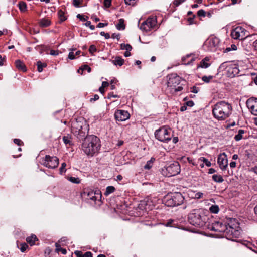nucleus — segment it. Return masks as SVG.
Wrapping results in <instances>:
<instances>
[{
	"label": "nucleus",
	"instance_id": "obj_24",
	"mask_svg": "<svg viewBox=\"0 0 257 257\" xmlns=\"http://www.w3.org/2000/svg\"><path fill=\"white\" fill-rule=\"evenodd\" d=\"M124 60L120 57H116L114 60H112V63L115 65L122 66L124 63Z\"/></svg>",
	"mask_w": 257,
	"mask_h": 257
},
{
	"label": "nucleus",
	"instance_id": "obj_20",
	"mask_svg": "<svg viewBox=\"0 0 257 257\" xmlns=\"http://www.w3.org/2000/svg\"><path fill=\"white\" fill-rule=\"evenodd\" d=\"M247 41H254L253 42V47L254 49L257 51V34L250 35L247 38Z\"/></svg>",
	"mask_w": 257,
	"mask_h": 257
},
{
	"label": "nucleus",
	"instance_id": "obj_9",
	"mask_svg": "<svg viewBox=\"0 0 257 257\" xmlns=\"http://www.w3.org/2000/svg\"><path fill=\"white\" fill-rule=\"evenodd\" d=\"M170 132L165 127H162L155 132V136L156 138L161 141L166 142L170 141L171 139V136L170 134Z\"/></svg>",
	"mask_w": 257,
	"mask_h": 257
},
{
	"label": "nucleus",
	"instance_id": "obj_42",
	"mask_svg": "<svg viewBox=\"0 0 257 257\" xmlns=\"http://www.w3.org/2000/svg\"><path fill=\"white\" fill-rule=\"evenodd\" d=\"M212 79H213L212 76H204L202 78V80L204 82H206V83L209 82L210 81V80Z\"/></svg>",
	"mask_w": 257,
	"mask_h": 257
},
{
	"label": "nucleus",
	"instance_id": "obj_51",
	"mask_svg": "<svg viewBox=\"0 0 257 257\" xmlns=\"http://www.w3.org/2000/svg\"><path fill=\"white\" fill-rule=\"evenodd\" d=\"M112 0H104V5L106 8H109L111 5Z\"/></svg>",
	"mask_w": 257,
	"mask_h": 257
},
{
	"label": "nucleus",
	"instance_id": "obj_45",
	"mask_svg": "<svg viewBox=\"0 0 257 257\" xmlns=\"http://www.w3.org/2000/svg\"><path fill=\"white\" fill-rule=\"evenodd\" d=\"M72 123H79L80 124V126L81 128H79V130L78 131V132H80L81 131H82V129L83 130V127H84V123H85V122H83V121H74Z\"/></svg>",
	"mask_w": 257,
	"mask_h": 257
},
{
	"label": "nucleus",
	"instance_id": "obj_35",
	"mask_svg": "<svg viewBox=\"0 0 257 257\" xmlns=\"http://www.w3.org/2000/svg\"><path fill=\"white\" fill-rule=\"evenodd\" d=\"M198 161L199 162H203V163H204L205 164V165L207 167H210L211 165V162L209 161H208L207 159H206L205 158L203 157H200L198 159Z\"/></svg>",
	"mask_w": 257,
	"mask_h": 257
},
{
	"label": "nucleus",
	"instance_id": "obj_56",
	"mask_svg": "<svg viewBox=\"0 0 257 257\" xmlns=\"http://www.w3.org/2000/svg\"><path fill=\"white\" fill-rule=\"evenodd\" d=\"M14 142L18 146H21L23 143V142L19 139H15L14 140Z\"/></svg>",
	"mask_w": 257,
	"mask_h": 257
},
{
	"label": "nucleus",
	"instance_id": "obj_41",
	"mask_svg": "<svg viewBox=\"0 0 257 257\" xmlns=\"http://www.w3.org/2000/svg\"><path fill=\"white\" fill-rule=\"evenodd\" d=\"M154 159L151 158V159L147 162V164L144 166V168L146 169H149L152 167L151 164L153 162Z\"/></svg>",
	"mask_w": 257,
	"mask_h": 257
},
{
	"label": "nucleus",
	"instance_id": "obj_6",
	"mask_svg": "<svg viewBox=\"0 0 257 257\" xmlns=\"http://www.w3.org/2000/svg\"><path fill=\"white\" fill-rule=\"evenodd\" d=\"M80 124L77 123H72L71 126V131L74 134L75 136L77 137L78 139L79 140H84L85 138L88 136V125L86 124V123H84V127H83V130L78 132L79 128H81L80 126Z\"/></svg>",
	"mask_w": 257,
	"mask_h": 257
},
{
	"label": "nucleus",
	"instance_id": "obj_47",
	"mask_svg": "<svg viewBox=\"0 0 257 257\" xmlns=\"http://www.w3.org/2000/svg\"><path fill=\"white\" fill-rule=\"evenodd\" d=\"M66 166V164L65 163H63L61 164V166L60 168V173L61 174H62L63 172H65L66 171L65 167Z\"/></svg>",
	"mask_w": 257,
	"mask_h": 257
},
{
	"label": "nucleus",
	"instance_id": "obj_12",
	"mask_svg": "<svg viewBox=\"0 0 257 257\" xmlns=\"http://www.w3.org/2000/svg\"><path fill=\"white\" fill-rule=\"evenodd\" d=\"M226 233L227 238L230 240H235V239L238 238L241 235V231L240 229H236L230 226L226 227Z\"/></svg>",
	"mask_w": 257,
	"mask_h": 257
},
{
	"label": "nucleus",
	"instance_id": "obj_13",
	"mask_svg": "<svg viewBox=\"0 0 257 257\" xmlns=\"http://www.w3.org/2000/svg\"><path fill=\"white\" fill-rule=\"evenodd\" d=\"M83 195L87 196L88 199H89L93 201H96L99 198H101V193L99 190L94 191L92 190L86 189L83 191Z\"/></svg>",
	"mask_w": 257,
	"mask_h": 257
},
{
	"label": "nucleus",
	"instance_id": "obj_53",
	"mask_svg": "<svg viewBox=\"0 0 257 257\" xmlns=\"http://www.w3.org/2000/svg\"><path fill=\"white\" fill-rule=\"evenodd\" d=\"M75 54H74V52L73 51H71L69 53L68 58L71 60H73L75 58Z\"/></svg>",
	"mask_w": 257,
	"mask_h": 257
},
{
	"label": "nucleus",
	"instance_id": "obj_5",
	"mask_svg": "<svg viewBox=\"0 0 257 257\" xmlns=\"http://www.w3.org/2000/svg\"><path fill=\"white\" fill-rule=\"evenodd\" d=\"M180 172V166L177 162L171 164L162 170V174L168 177L175 176L178 174Z\"/></svg>",
	"mask_w": 257,
	"mask_h": 257
},
{
	"label": "nucleus",
	"instance_id": "obj_37",
	"mask_svg": "<svg viewBox=\"0 0 257 257\" xmlns=\"http://www.w3.org/2000/svg\"><path fill=\"white\" fill-rule=\"evenodd\" d=\"M121 49L122 50H126V51H131L132 50V46L128 44H121L120 45Z\"/></svg>",
	"mask_w": 257,
	"mask_h": 257
},
{
	"label": "nucleus",
	"instance_id": "obj_31",
	"mask_svg": "<svg viewBox=\"0 0 257 257\" xmlns=\"http://www.w3.org/2000/svg\"><path fill=\"white\" fill-rule=\"evenodd\" d=\"M115 189L113 186H108L106 188V191L104 194L105 196H108L110 194L113 193L115 191Z\"/></svg>",
	"mask_w": 257,
	"mask_h": 257
},
{
	"label": "nucleus",
	"instance_id": "obj_18",
	"mask_svg": "<svg viewBox=\"0 0 257 257\" xmlns=\"http://www.w3.org/2000/svg\"><path fill=\"white\" fill-rule=\"evenodd\" d=\"M227 227L228 226H226L221 222H216L213 224L211 227V230L219 232H225L226 231V227Z\"/></svg>",
	"mask_w": 257,
	"mask_h": 257
},
{
	"label": "nucleus",
	"instance_id": "obj_50",
	"mask_svg": "<svg viewBox=\"0 0 257 257\" xmlns=\"http://www.w3.org/2000/svg\"><path fill=\"white\" fill-rule=\"evenodd\" d=\"M59 54L58 50H51L50 54L53 56H57Z\"/></svg>",
	"mask_w": 257,
	"mask_h": 257
},
{
	"label": "nucleus",
	"instance_id": "obj_27",
	"mask_svg": "<svg viewBox=\"0 0 257 257\" xmlns=\"http://www.w3.org/2000/svg\"><path fill=\"white\" fill-rule=\"evenodd\" d=\"M212 179L216 182L222 183L224 181L223 177L220 175L214 174L212 176Z\"/></svg>",
	"mask_w": 257,
	"mask_h": 257
},
{
	"label": "nucleus",
	"instance_id": "obj_33",
	"mask_svg": "<svg viewBox=\"0 0 257 257\" xmlns=\"http://www.w3.org/2000/svg\"><path fill=\"white\" fill-rule=\"evenodd\" d=\"M210 211L212 213L216 214L219 211V208L218 205H213L209 208Z\"/></svg>",
	"mask_w": 257,
	"mask_h": 257
},
{
	"label": "nucleus",
	"instance_id": "obj_10",
	"mask_svg": "<svg viewBox=\"0 0 257 257\" xmlns=\"http://www.w3.org/2000/svg\"><path fill=\"white\" fill-rule=\"evenodd\" d=\"M157 23L156 18L150 17L146 21L143 22L140 26V29L145 31H149L156 25Z\"/></svg>",
	"mask_w": 257,
	"mask_h": 257
},
{
	"label": "nucleus",
	"instance_id": "obj_16",
	"mask_svg": "<svg viewBox=\"0 0 257 257\" xmlns=\"http://www.w3.org/2000/svg\"><path fill=\"white\" fill-rule=\"evenodd\" d=\"M217 162L221 170H226L228 166V160L226 155L224 153L219 155L217 159Z\"/></svg>",
	"mask_w": 257,
	"mask_h": 257
},
{
	"label": "nucleus",
	"instance_id": "obj_34",
	"mask_svg": "<svg viewBox=\"0 0 257 257\" xmlns=\"http://www.w3.org/2000/svg\"><path fill=\"white\" fill-rule=\"evenodd\" d=\"M37 65L38 71L39 72H42L43 71V68L47 66V64L46 63H42L40 61L37 62Z\"/></svg>",
	"mask_w": 257,
	"mask_h": 257
},
{
	"label": "nucleus",
	"instance_id": "obj_62",
	"mask_svg": "<svg viewBox=\"0 0 257 257\" xmlns=\"http://www.w3.org/2000/svg\"><path fill=\"white\" fill-rule=\"evenodd\" d=\"M195 16L193 15L192 18H189L188 19V22H189V24L190 25L194 23V18H195Z\"/></svg>",
	"mask_w": 257,
	"mask_h": 257
},
{
	"label": "nucleus",
	"instance_id": "obj_36",
	"mask_svg": "<svg viewBox=\"0 0 257 257\" xmlns=\"http://www.w3.org/2000/svg\"><path fill=\"white\" fill-rule=\"evenodd\" d=\"M58 15L61 21H64L66 20V18L64 16V13L62 10L58 11Z\"/></svg>",
	"mask_w": 257,
	"mask_h": 257
},
{
	"label": "nucleus",
	"instance_id": "obj_38",
	"mask_svg": "<svg viewBox=\"0 0 257 257\" xmlns=\"http://www.w3.org/2000/svg\"><path fill=\"white\" fill-rule=\"evenodd\" d=\"M68 180L73 183L79 184L80 182V180L79 178L70 177L68 178Z\"/></svg>",
	"mask_w": 257,
	"mask_h": 257
},
{
	"label": "nucleus",
	"instance_id": "obj_2",
	"mask_svg": "<svg viewBox=\"0 0 257 257\" xmlns=\"http://www.w3.org/2000/svg\"><path fill=\"white\" fill-rule=\"evenodd\" d=\"M232 106L228 102L221 101L213 106L212 113L214 117L219 120H224L229 117L232 112Z\"/></svg>",
	"mask_w": 257,
	"mask_h": 257
},
{
	"label": "nucleus",
	"instance_id": "obj_4",
	"mask_svg": "<svg viewBox=\"0 0 257 257\" xmlns=\"http://www.w3.org/2000/svg\"><path fill=\"white\" fill-rule=\"evenodd\" d=\"M184 200L180 193L175 192L167 195L165 205L168 207H175L182 204Z\"/></svg>",
	"mask_w": 257,
	"mask_h": 257
},
{
	"label": "nucleus",
	"instance_id": "obj_63",
	"mask_svg": "<svg viewBox=\"0 0 257 257\" xmlns=\"http://www.w3.org/2000/svg\"><path fill=\"white\" fill-rule=\"evenodd\" d=\"M182 3H183V2H181V0H174L173 4L175 6H178Z\"/></svg>",
	"mask_w": 257,
	"mask_h": 257
},
{
	"label": "nucleus",
	"instance_id": "obj_7",
	"mask_svg": "<svg viewBox=\"0 0 257 257\" xmlns=\"http://www.w3.org/2000/svg\"><path fill=\"white\" fill-rule=\"evenodd\" d=\"M247 31L242 27H237L231 31V36L234 39L243 40L247 41V38L250 36Z\"/></svg>",
	"mask_w": 257,
	"mask_h": 257
},
{
	"label": "nucleus",
	"instance_id": "obj_28",
	"mask_svg": "<svg viewBox=\"0 0 257 257\" xmlns=\"http://www.w3.org/2000/svg\"><path fill=\"white\" fill-rule=\"evenodd\" d=\"M124 21L123 19L119 20L118 23L116 25V28L119 30H124L125 29Z\"/></svg>",
	"mask_w": 257,
	"mask_h": 257
},
{
	"label": "nucleus",
	"instance_id": "obj_11",
	"mask_svg": "<svg viewBox=\"0 0 257 257\" xmlns=\"http://www.w3.org/2000/svg\"><path fill=\"white\" fill-rule=\"evenodd\" d=\"M219 43V40L215 37H209L206 42L205 45L208 47V49L210 51H215Z\"/></svg>",
	"mask_w": 257,
	"mask_h": 257
},
{
	"label": "nucleus",
	"instance_id": "obj_19",
	"mask_svg": "<svg viewBox=\"0 0 257 257\" xmlns=\"http://www.w3.org/2000/svg\"><path fill=\"white\" fill-rule=\"evenodd\" d=\"M195 60V57L193 54H189L182 58L183 64L190 65L193 61Z\"/></svg>",
	"mask_w": 257,
	"mask_h": 257
},
{
	"label": "nucleus",
	"instance_id": "obj_32",
	"mask_svg": "<svg viewBox=\"0 0 257 257\" xmlns=\"http://www.w3.org/2000/svg\"><path fill=\"white\" fill-rule=\"evenodd\" d=\"M18 6L19 9L21 12H24L27 10V5L26 3L22 1L19 2Z\"/></svg>",
	"mask_w": 257,
	"mask_h": 257
},
{
	"label": "nucleus",
	"instance_id": "obj_3",
	"mask_svg": "<svg viewBox=\"0 0 257 257\" xmlns=\"http://www.w3.org/2000/svg\"><path fill=\"white\" fill-rule=\"evenodd\" d=\"M207 220V217L201 209H194L188 215L189 222L196 227L204 226Z\"/></svg>",
	"mask_w": 257,
	"mask_h": 257
},
{
	"label": "nucleus",
	"instance_id": "obj_15",
	"mask_svg": "<svg viewBox=\"0 0 257 257\" xmlns=\"http://www.w3.org/2000/svg\"><path fill=\"white\" fill-rule=\"evenodd\" d=\"M114 116L116 120L123 121L128 119L130 117V115L127 111L117 110L115 112Z\"/></svg>",
	"mask_w": 257,
	"mask_h": 257
},
{
	"label": "nucleus",
	"instance_id": "obj_60",
	"mask_svg": "<svg viewBox=\"0 0 257 257\" xmlns=\"http://www.w3.org/2000/svg\"><path fill=\"white\" fill-rule=\"evenodd\" d=\"M83 257H92V253L91 252L87 251L83 254Z\"/></svg>",
	"mask_w": 257,
	"mask_h": 257
},
{
	"label": "nucleus",
	"instance_id": "obj_23",
	"mask_svg": "<svg viewBox=\"0 0 257 257\" xmlns=\"http://www.w3.org/2000/svg\"><path fill=\"white\" fill-rule=\"evenodd\" d=\"M50 21L48 18H43L39 21V25L42 27H47L50 25Z\"/></svg>",
	"mask_w": 257,
	"mask_h": 257
},
{
	"label": "nucleus",
	"instance_id": "obj_14",
	"mask_svg": "<svg viewBox=\"0 0 257 257\" xmlns=\"http://www.w3.org/2000/svg\"><path fill=\"white\" fill-rule=\"evenodd\" d=\"M181 78L176 74H172L170 75L168 81V87L174 88L177 86L181 82Z\"/></svg>",
	"mask_w": 257,
	"mask_h": 257
},
{
	"label": "nucleus",
	"instance_id": "obj_48",
	"mask_svg": "<svg viewBox=\"0 0 257 257\" xmlns=\"http://www.w3.org/2000/svg\"><path fill=\"white\" fill-rule=\"evenodd\" d=\"M89 51L90 53L93 54L94 52L97 51V49L94 45H92L90 46Z\"/></svg>",
	"mask_w": 257,
	"mask_h": 257
},
{
	"label": "nucleus",
	"instance_id": "obj_1",
	"mask_svg": "<svg viewBox=\"0 0 257 257\" xmlns=\"http://www.w3.org/2000/svg\"><path fill=\"white\" fill-rule=\"evenodd\" d=\"M101 147L100 141L96 136L90 135L83 140L81 148L84 153L89 156L98 153Z\"/></svg>",
	"mask_w": 257,
	"mask_h": 257
},
{
	"label": "nucleus",
	"instance_id": "obj_58",
	"mask_svg": "<svg viewBox=\"0 0 257 257\" xmlns=\"http://www.w3.org/2000/svg\"><path fill=\"white\" fill-rule=\"evenodd\" d=\"M198 91H199V88L198 87H196V86H193L191 88V91L194 93H198Z\"/></svg>",
	"mask_w": 257,
	"mask_h": 257
},
{
	"label": "nucleus",
	"instance_id": "obj_22",
	"mask_svg": "<svg viewBox=\"0 0 257 257\" xmlns=\"http://www.w3.org/2000/svg\"><path fill=\"white\" fill-rule=\"evenodd\" d=\"M209 60V59L208 57H205L200 62V64L197 66V68L200 67L202 68H208L210 65V64L207 63L206 61H208Z\"/></svg>",
	"mask_w": 257,
	"mask_h": 257
},
{
	"label": "nucleus",
	"instance_id": "obj_43",
	"mask_svg": "<svg viewBox=\"0 0 257 257\" xmlns=\"http://www.w3.org/2000/svg\"><path fill=\"white\" fill-rule=\"evenodd\" d=\"M28 247V245L26 243H22L20 245V249L21 251V252H24L26 251V250L27 249V248Z\"/></svg>",
	"mask_w": 257,
	"mask_h": 257
},
{
	"label": "nucleus",
	"instance_id": "obj_64",
	"mask_svg": "<svg viewBox=\"0 0 257 257\" xmlns=\"http://www.w3.org/2000/svg\"><path fill=\"white\" fill-rule=\"evenodd\" d=\"M80 2L78 0H73V4L76 7H78Z\"/></svg>",
	"mask_w": 257,
	"mask_h": 257
},
{
	"label": "nucleus",
	"instance_id": "obj_52",
	"mask_svg": "<svg viewBox=\"0 0 257 257\" xmlns=\"http://www.w3.org/2000/svg\"><path fill=\"white\" fill-rule=\"evenodd\" d=\"M100 35L102 36H104L105 39H107L110 38V35L108 33H105L104 32L102 31L100 32Z\"/></svg>",
	"mask_w": 257,
	"mask_h": 257
},
{
	"label": "nucleus",
	"instance_id": "obj_21",
	"mask_svg": "<svg viewBox=\"0 0 257 257\" xmlns=\"http://www.w3.org/2000/svg\"><path fill=\"white\" fill-rule=\"evenodd\" d=\"M15 65H16V67L18 69H19L23 72L26 71L27 69H26L25 64L23 63V62H22L20 60H17L16 61Z\"/></svg>",
	"mask_w": 257,
	"mask_h": 257
},
{
	"label": "nucleus",
	"instance_id": "obj_59",
	"mask_svg": "<svg viewBox=\"0 0 257 257\" xmlns=\"http://www.w3.org/2000/svg\"><path fill=\"white\" fill-rule=\"evenodd\" d=\"M75 254L77 257H83V254L81 251H75Z\"/></svg>",
	"mask_w": 257,
	"mask_h": 257
},
{
	"label": "nucleus",
	"instance_id": "obj_57",
	"mask_svg": "<svg viewBox=\"0 0 257 257\" xmlns=\"http://www.w3.org/2000/svg\"><path fill=\"white\" fill-rule=\"evenodd\" d=\"M172 89L174 90L175 92L181 91L183 89V87L181 86H177L176 87H174Z\"/></svg>",
	"mask_w": 257,
	"mask_h": 257
},
{
	"label": "nucleus",
	"instance_id": "obj_61",
	"mask_svg": "<svg viewBox=\"0 0 257 257\" xmlns=\"http://www.w3.org/2000/svg\"><path fill=\"white\" fill-rule=\"evenodd\" d=\"M99 96L97 94H95V95H94L93 98H91L90 99V102H93V101L97 100L99 99Z\"/></svg>",
	"mask_w": 257,
	"mask_h": 257
},
{
	"label": "nucleus",
	"instance_id": "obj_26",
	"mask_svg": "<svg viewBox=\"0 0 257 257\" xmlns=\"http://www.w3.org/2000/svg\"><path fill=\"white\" fill-rule=\"evenodd\" d=\"M37 239L36 236L35 235H32L31 236L28 237L26 238V241L28 243H29L31 245H33L35 241Z\"/></svg>",
	"mask_w": 257,
	"mask_h": 257
},
{
	"label": "nucleus",
	"instance_id": "obj_29",
	"mask_svg": "<svg viewBox=\"0 0 257 257\" xmlns=\"http://www.w3.org/2000/svg\"><path fill=\"white\" fill-rule=\"evenodd\" d=\"M245 133L244 130H239L238 131V134L236 135L234 137V139L236 141H238L242 139V135Z\"/></svg>",
	"mask_w": 257,
	"mask_h": 257
},
{
	"label": "nucleus",
	"instance_id": "obj_44",
	"mask_svg": "<svg viewBox=\"0 0 257 257\" xmlns=\"http://www.w3.org/2000/svg\"><path fill=\"white\" fill-rule=\"evenodd\" d=\"M138 0H124L126 5L134 6Z\"/></svg>",
	"mask_w": 257,
	"mask_h": 257
},
{
	"label": "nucleus",
	"instance_id": "obj_30",
	"mask_svg": "<svg viewBox=\"0 0 257 257\" xmlns=\"http://www.w3.org/2000/svg\"><path fill=\"white\" fill-rule=\"evenodd\" d=\"M56 246V251L57 252H61L62 254H65L67 253V251L65 249L61 248L60 245L58 243H56L55 244Z\"/></svg>",
	"mask_w": 257,
	"mask_h": 257
},
{
	"label": "nucleus",
	"instance_id": "obj_54",
	"mask_svg": "<svg viewBox=\"0 0 257 257\" xmlns=\"http://www.w3.org/2000/svg\"><path fill=\"white\" fill-rule=\"evenodd\" d=\"M203 194L201 192H198L195 194L194 198L197 199H200L202 197Z\"/></svg>",
	"mask_w": 257,
	"mask_h": 257
},
{
	"label": "nucleus",
	"instance_id": "obj_40",
	"mask_svg": "<svg viewBox=\"0 0 257 257\" xmlns=\"http://www.w3.org/2000/svg\"><path fill=\"white\" fill-rule=\"evenodd\" d=\"M229 65H228V62L222 63L219 66V69L221 70H224L227 68H229Z\"/></svg>",
	"mask_w": 257,
	"mask_h": 257
},
{
	"label": "nucleus",
	"instance_id": "obj_49",
	"mask_svg": "<svg viewBox=\"0 0 257 257\" xmlns=\"http://www.w3.org/2000/svg\"><path fill=\"white\" fill-rule=\"evenodd\" d=\"M197 15L198 16H200H200L205 17V12L202 9L199 10L197 12Z\"/></svg>",
	"mask_w": 257,
	"mask_h": 257
},
{
	"label": "nucleus",
	"instance_id": "obj_46",
	"mask_svg": "<svg viewBox=\"0 0 257 257\" xmlns=\"http://www.w3.org/2000/svg\"><path fill=\"white\" fill-rule=\"evenodd\" d=\"M77 17L82 21H85L87 20V19L88 18L87 16L85 17L84 15H81L80 14L77 15Z\"/></svg>",
	"mask_w": 257,
	"mask_h": 257
},
{
	"label": "nucleus",
	"instance_id": "obj_17",
	"mask_svg": "<svg viewBox=\"0 0 257 257\" xmlns=\"http://www.w3.org/2000/svg\"><path fill=\"white\" fill-rule=\"evenodd\" d=\"M247 107L254 115H257V99H249L246 101Z\"/></svg>",
	"mask_w": 257,
	"mask_h": 257
},
{
	"label": "nucleus",
	"instance_id": "obj_25",
	"mask_svg": "<svg viewBox=\"0 0 257 257\" xmlns=\"http://www.w3.org/2000/svg\"><path fill=\"white\" fill-rule=\"evenodd\" d=\"M231 69H232V73L234 76L235 74H237L239 71V69L235 65L231 64L229 65V69H228V72H230L231 71Z\"/></svg>",
	"mask_w": 257,
	"mask_h": 257
},
{
	"label": "nucleus",
	"instance_id": "obj_55",
	"mask_svg": "<svg viewBox=\"0 0 257 257\" xmlns=\"http://www.w3.org/2000/svg\"><path fill=\"white\" fill-rule=\"evenodd\" d=\"M85 25L86 26H89L91 30H94L95 29V27L94 25H91V22L90 21H87Z\"/></svg>",
	"mask_w": 257,
	"mask_h": 257
},
{
	"label": "nucleus",
	"instance_id": "obj_8",
	"mask_svg": "<svg viewBox=\"0 0 257 257\" xmlns=\"http://www.w3.org/2000/svg\"><path fill=\"white\" fill-rule=\"evenodd\" d=\"M41 163L43 165L48 168L54 169L58 166L59 159L55 156H50L46 155L42 159Z\"/></svg>",
	"mask_w": 257,
	"mask_h": 257
},
{
	"label": "nucleus",
	"instance_id": "obj_39",
	"mask_svg": "<svg viewBox=\"0 0 257 257\" xmlns=\"http://www.w3.org/2000/svg\"><path fill=\"white\" fill-rule=\"evenodd\" d=\"M63 141L66 145H70L71 144V141L70 140V138L68 136H64L63 137Z\"/></svg>",
	"mask_w": 257,
	"mask_h": 257
}]
</instances>
